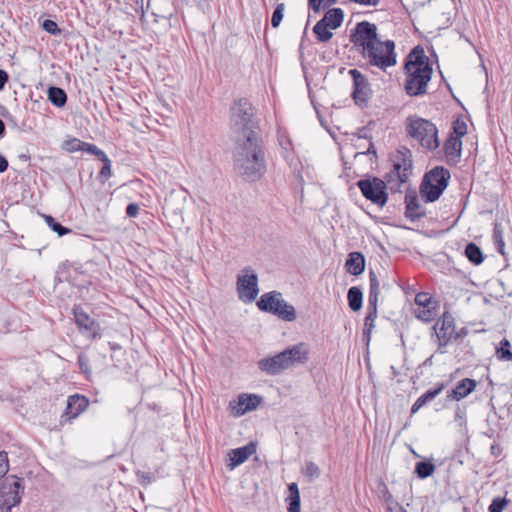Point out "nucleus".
Listing matches in <instances>:
<instances>
[{"label": "nucleus", "mask_w": 512, "mask_h": 512, "mask_svg": "<svg viewBox=\"0 0 512 512\" xmlns=\"http://www.w3.org/2000/svg\"><path fill=\"white\" fill-rule=\"evenodd\" d=\"M234 168L244 180L256 182L266 172V158L261 137L235 140Z\"/></svg>", "instance_id": "obj_1"}, {"label": "nucleus", "mask_w": 512, "mask_h": 512, "mask_svg": "<svg viewBox=\"0 0 512 512\" xmlns=\"http://www.w3.org/2000/svg\"><path fill=\"white\" fill-rule=\"evenodd\" d=\"M404 69L406 72L405 91L409 96L423 95L431 79L432 67L421 46L414 47L406 57Z\"/></svg>", "instance_id": "obj_2"}, {"label": "nucleus", "mask_w": 512, "mask_h": 512, "mask_svg": "<svg viewBox=\"0 0 512 512\" xmlns=\"http://www.w3.org/2000/svg\"><path fill=\"white\" fill-rule=\"evenodd\" d=\"M308 354L307 345L299 343L272 357L260 359L258 361V368L268 375H277L295 364L306 363L308 361Z\"/></svg>", "instance_id": "obj_3"}, {"label": "nucleus", "mask_w": 512, "mask_h": 512, "mask_svg": "<svg viewBox=\"0 0 512 512\" xmlns=\"http://www.w3.org/2000/svg\"><path fill=\"white\" fill-rule=\"evenodd\" d=\"M231 130L235 140L246 139V136L261 137L254 119V109L245 98L239 99L231 107Z\"/></svg>", "instance_id": "obj_4"}, {"label": "nucleus", "mask_w": 512, "mask_h": 512, "mask_svg": "<svg viewBox=\"0 0 512 512\" xmlns=\"http://www.w3.org/2000/svg\"><path fill=\"white\" fill-rule=\"evenodd\" d=\"M450 172L443 166H436L426 172L420 184V195L426 203L435 202L447 188Z\"/></svg>", "instance_id": "obj_5"}, {"label": "nucleus", "mask_w": 512, "mask_h": 512, "mask_svg": "<svg viewBox=\"0 0 512 512\" xmlns=\"http://www.w3.org/2000/svg\"><path fill=\"white\" fill-rule=\"evenodd\" d=\"M407 134L416 139L420 145L428 150H434L439 146L438 131L429 120L420 117H408Z\"/></svg>", "instance_id": "obj_6"}, {"label": "nucleus", "mask_w": 512, "mask_h": 512, "mask_svg": "<svg viewBox=\"0 0 512 512\" xmlns=\"http://www.w3.org/2000/svg\"><path fill=\"white\" fill-rule=\"evenodd\" d=\"M362 58L370 66H375L382 71L395 66L397 63V54L395 52V43L392 40H378L371 49V52L365 51L361 54Z\"/></svg>", "instance_id": "obj_7"}, {"label": "nucleus", "mask_w": 512, "mask_h": 512, "mask_svg": "<svg viewBox=\"0 0 512 512\" xmlns=\"http://www.w3.org/2000/svg\"><path fill=\"white\" fill-rule=\"evenodd\" d=\"M378 40L377 26L369 21L358 22L350 34V42L360 55L365 51L371 52Z\"/></svg>", "instance_id": "obj_8"}, {"label": "nucleus", "mask_w": 512, "mask_h": 512, "mask_svg": "<svg viewBox=\"0 0 512 512\" xmlns=\"http://www.w3.org/2000/svg\"><path fill=\"white\" fill-rule=\"evenodd\" d=\"M365 199L373 204L383 207L388 201L386 182L378 177H367L356 183Z\"/></svg>", "instance_id": "obj_9"}, {"label": "nucleus", "mask_w": 512, "mask_h": 512, "mask_svg": "<svg viewBox=\"0 0 512 512\" xmlns=\"http://www.w3.org/2000/svg\"><path fill=\"white\" fill-rule=\"evenodd\" d=\"M23 491L22 478L15 475L6 476L0 485V505L5 506L7 509L18 505Z\"/></svg>", "instance_id": "obj_10"}, {"label": "nucleus", "mask_w": 512, "mask_h": 512, "mask_svg": "<svg viewBox=\"0 0 512 512\" xmlns=\"http://www.w3.org/2000/svg\"><path fill=\"white\" fill-rule=\"evenodd\" d=\"M412 170V163L409 159L401 156L393 163V168L385 175L386 188L392 192L400 190L402 184L406 183Z\"/></svg>", "instance_id": "obj_11"}, {"label": "nucleus", "mask_w": 512, "mask_h": 512, "mask_svg": "<svg viewBox=\"0 0 512 512\" xmlns=\"http://www.w3.org/2000/svg\"><path fill=\"white\" fill-rule=\"evenodd\" d=\"M243 272L244 274L237 278V293L241 301L251 303L259 293L258 276L248 267Z\"/></svg>", "instance_id": "obj_12"}, {"label": "nucleus", "mask_w": 512, "mask_h": 512, "mask_svg": "<svg viewBox=\"0 0 512 512\" xmlns=\"http://www.w3.org/2000/svg\"><path fill=\"white\" fill-rule=\"evenodd\" d=\"M433 329L436 331L438 340V352L443 354L445 353L444 347L449 344L455 334V320L453 316L448 312H444Z\"/></svg>", "instance_id": "obj_13"}, {"label": "nucleus", "mask_w": 512, "mask_h": 512, "mask_svg": "<svg viewBox=\"0 0 512 512\" xmlns=\"http://www.w3.org/2000/svg\"><path fill=\"white\" fill-rule=\"evenodd\" d=\"M75 323L81 334L89 339L100 337V325L80 306L73 308Z\"/></svg>", "instance_id": "obj_14"}, {"label": "nucleus", "mask_w": 512, "mask_h": 512, "mask_svg": "<svg viewBox=\"0 0 512 512\" xmlns=\"http://www.w3.org/2000/svg\"><path fill=\"white\" fill-rule=\"evenodd\" d=\"M348 73L353 80L352 97L355 100V103H366L371 92L367 78L357 69H350Z\"/></svg>", "instance_id": "obj_15"}, {"label": "nucleus", "mask_w": 512, "mask_h": 512, "mask_svg": "<svg viewBox=\"0 0 512 512\" xmlns=\"http://www.w3.org/2000/svg\"><path fill=\"white\" fill-rule=\"evenodd\" d=\"M89 405V400L80 394H74L68 397L65 412L61 416V423L77 418L83 413Z\"/></svg>", "instance_id": "obj_16"}, {"label": "nucleus", "mask_w": 512, "mask_h": 512, "mask_svg": "<svg viewBox=\"0 0 512 512\" xmlns=\"http://www.w3.org/2000/svg\"><path fill=\"white\" fill-rule=\"evenodd\" d=\"M255 452L256 445L253 442H249L245 446L230 450L228 453L230 460L228 467L231 470L234 469L235 467L244 463Z\"/></svg>", "instance_id": "obj_17"}, {"label": "nucleus", "mask_w": 512, "mask_h": 512, "mask_svg": "<svg viewBox=\"0 0 512 512\" xmlns=\"http://www.w3.org/2000/svg\"><path fill=\"white\" fill-rule=\"evenodd\" d=\"M405 216L411 221H416L425 216V210L420 204L414 191L407 192L405 195Z\"/></svg>", "instance_id": "obj_18"}, {"label": "nucleus", "mask_w": 512, "mask_h": 512, "mask_svg": "<svg viewBox=\"0 0 512 512\" xmlns=\"http://www.w3.org/2000/svg\"><path fill=\"white\" fill-rule=\"evenodd\" d=\"M282 294L278 291H271L261 295L257 307L263 312L275 315L277 306L281 304Z\"/></svg>", "instance_id": "obj_19"}, {"label": "nucleus", "mask_w": 512, "mask_h": 512, "mask_svg": "<svg viewBox=\"0 0 512 512\" xmlns=\"http://www.w3.org/2000/svg\"><path fill=\"white\" fill-rule=\"evenodd\" d=\"M477 382L474 379L464 378L459 381L454 389L448 393L447 398L451 400L459 401L470 393H472L476 388Z\"/></svg>", "instance_id": "obj_20"}, {"label": "nucleus", "mask_w": 512, "mask_h": 512, "mask_svg": "<svg viewBox=\"0 0 512 512\" xmlns=\"http://www.w3.org/2000/svg\"><path fill=\"white\" fill-rule=\"evenodd\" d=\"M260 403L261 397L255 394H242L238 397L237 407H234L236 415H244L246 412L256 409Z\"/></svg>", "instance_id": "obj_21"}, {"label": "nucleus", "mask_w": 512, "mask_h": 512, "mask_svg": "<svg viewBox=\"0 0 512 512\" xmlns=\"http://www.w3.org/2000/svg\"><path fill=\"white\" fill-rule=\"evenodd\" d=\"M445 388V383L439 382L432 389H429L424 394H422L412 405L411 413L415 414L419 411L427 403L433 401Z\"/></svg>", "instance_id": "obj_22"}, {"label": "nucleus", "mask_w": 512, "mask_h": 512, "mask_svg": "<svg viewBox=\"0 0 512 512\" xmlns=\"http://www.w3.org/2000/svg\"><path fill=\"white\" fill-rule=\"evenodd\" d=\"M345 267L348 273L357 276L363 273L365 269V258L360 252H351L345 263Z\"/></svg>", "instance_id": "obj_23"}, {"label": "nucleus", "mask_w": 512, "mask_h": 512, "mask_svg": "<svg viewBox=\"0 0 512 512\" xmlns=\"http://www.w3.org/2000/svg\"><path fill=\"white\" fill-rule=\"evenodd\" d=\"M462 141L450 136L444 143V152L449 162H458L461 156Z\"/></svg>", "instance_id": "obj_24"}, {"label": "nucleus", "mask_w": 512, "mask_h": 512, "mask_svg": "<svg viewBox=\"0 0 512 512\" xmlns=\"http://www.w3.org/2000/svg\"><path fill=\"white\" fill-rule=\"evenodd\" d=\"M380 294V284L374 271L369 272V295H368V307L378 306V298Z\"/></svg>", "instance_id": "obj_25"}, {"label": "nucleus", "mask_w": 512, "mask_h": 512, "mask_svg": "<svg viewBox=\"0 0 512 512\" xmlns=\"http://www.w3.org/2000/svg\"><path fill=\"white\" fill-rule=\"evenodd\" d=\"M344 13L342 9L340 8H333L330 9L324 17L321 19V21H324V23L330 27V29H337L343 22Z\"/></svg>", "instance_id": "obj_26"}, {"label": "nucleus", "mask_w": 512, "mask_h": 512, "mask_svg": "<svg viewBox=\"0 0 512 512\" xmlns=\"http://www.w3.org/2000/svg\"><path fill=\"white\" fill-rule=\"evenodd\" d=\"M495 357L501 362H512V346L508 339L503 338L496 346Z\"/></svg>", "instance_id": "obj_27"}, {"label": "nucleus", "mask_w": 512, "mask_h": 512, "mask_svg": "<svg viewBox=\"0 0 512 512\" xmlns=\"http://www.w3.org/2000/svg\"><path fill=\"white\" fill-rule=\"evenodd\" d=\"M47 96L49 101L56 107H63L67 102V94L66 92L56 86H51L48 88Z\"/></svg>", "instance_id": "obj_28"}, {"label": "nucleus", "mask_w": 512, "mask_h": 512, "mask_svg": "<svg viewBox=\"0 0 512 512\" xmlns=\"http://www.w3.org/2000/svg\"><path fill=\"white\" fill-rule=\"evenodd\" d=\"M275 315L281 320L292 322L296 319L295 308L286 302L283 298L281 300V304L277 306V311Z\"/></svg>", "instance_id": "obj_29"}, {"label": "nucleus", "mask_w": 512, "mask_h": 512, "mask_svg": "<svg viewBox=\"0 0 512 512\" xmlns=\"http://www.w3.org/2000/svg\"><path fill=\"white\" fill-rule=\"evenodd\" d=\"M367 315L364 320V329H363V337L367 340V342L370 341L371 338V332L373 328L375 327V321L378 315L377 308L375 307H368L367 306Z\"/></svg>", "instance_id": "obj_30"}, {"label": "nucleus", "mask_w": 512, "mask_h": 512, "mask_svg": "<svg viewBox=\"0 0 512 512\" xmlns=\"http://www.w3.org/2000/svg\"><path fill=\"white\" fill-rule=\"evenodd\" d=\"M289 490V506L288 512H300V494L297 483L293 482L288 486Z\"/></svg>", "instance_id": "obj_31"}, {"label": "nucleus", "mask_w": 512, "mask_h": 512, "mask_svg": "<svg viewBox=\"0 0 512 512\" xmlns=\"http://www.w3.org/2000/svg\"><path fill=\"white\" fill-rule=\"evenodd\" d=\"M348 298V304L352 311H358L362 307V301H363V294L360 288L358 287H351L348 290L347 294Z\"/></svg>", "instance_id": "obj_32"}, {"label": "nucleus", "mask_w": 512, "mask_h": 512, "mask_svg": "<svg viewBox=\"0 0 512 512\" xmlns=\"http://www.w3.org/2000/svg\"><path fill=\"white\" fill-rule=\"evenodd\" d=\"M465 255L468 260L474 265H479L483 262V254L479 246L475 243H468L465 248Z\"/></svg>", "instance_id": "obj_33"}, {"label": "nucleus", "mask_w": 512, "mask_h": 512, "mask_svg": "<svg viewBox=\"0 0 512 512\" xmlns=\"http://www.w3.org/2000/svg\"><path fill=\"white\" fill-rule=\"evenodd\" d=\"M329 26H327L324 21L319 20L315 26L313 27V32L316 35V38L320 42H327L333 36L332 32L329 31Z\"/></svg>", "instance_id": "obj_34"}, {"label": "nucleus", "mask_w": 512, "mask_h": 512, "mask_svg": "<svg viewBox=\"0 0 512 512\" xmlns=\"http://www.w3.org/2000/svg\"><path fill=\"white\" fill-rule=\"evenodd\" d=\"M435 471V465L431 461H420L415 465V473L420 479H426Z\"/></svg>", "instance_id": "obj_35"}, {"label": "nucleus", "mask_w": 512, "mask_h": 512, "mask_svg": "<svg viewBox=\"0 0 512 512\" xmlns=\"http://www.w3.org/2000/svg\"><path fill=\"white\" fill-rule=\"evenodd\" d=\"M415 316L422 320L423 322H430L432 321L435 316H436V312H435V307L434 306H430V307H418L415 311Z\"/></svg>", "instance_id": "obj_36"}, {"label": "nucleus", "mask_w": 512, "mask_h": 512, "mask_svg": "<svg viewBox=\"0 0 512 512\" xmlns=\"http://www.w3.org/2000/svg\"><path fill=\"white\" fill-rule=\"evenodd\" d=\"M493 241L496 246V249L499 253L504 255V238H503V229L500 224L495 223L493 228Z\"/></svg>", "instance_id": "obj_37"}, {"label": "nucleus", "mask_w": 512, "mask_h": 512, "mask_svg": "<svg viewBox=\"0 0 512 512\" xmlns=\"http://www.w3.org/2000/svg\"><path fill=\"white\" fill-rule=\"evenodd\" d=\"M45 221L47 225L56 232L59 236H64L71 232L70 229L62 226L60 223H58L52 216L45 215Z\"/></svg>", "instance_id": "obj_38"}, {"label": "nucleus", "mask_w": 512, "mask_h": 512, "mask_svg": "<svg viewBox=\"0 0 512 512\" xmlns=\"http://www.w3.org/2000/svg\"><path fill=\"white\" fill-rule=\"evenodd\" d=\"M304 474L312 481L320 476V469L317 464L309 461L305 464Z\"/></svg>", "instance_id": "obj_39"}, {"label": "nucleus", "mask_w": 512, "mask_h": 512, "mask_svg": "<svg viewBox=\"0 0 512 512\" xmlns=\"http://www.w3.org/2000/svg\"><path fill=\"white\" fill-rule=\"evenodd\" d=\"M284 9H285V5L284 3H279L273 14H272V18H271V25L272 27L276 28L280 25L282 19H283V13H284Z\"/></svg>", "instance_id": "obj_40"}, {"label": "nucleus", "mask_w": 512, "mask_h": 512, "mask_svg": "<svg viewBox=\"0 0 512 512\" xmlns=\"http://www.w3.org/2000/svg\"><path fill=\"white\" fill-rule=\"evenodd\" d=\"M78 365L81 372L84 373L87 377L92 374L89 358L84 353H80L78 355Z\"/></svg>", "instance_id": "obj_41"}, {"label": "nucleus", "mask_w": 512, "mask_h": 512, "mask_svg": "<svg viewBox=\"0 0 512 512\" xmlns=\"http://www.w3.org/2000/svg\"><path fill=\"white\" fill-rule=\"evenodd\" d=\"M508 501L506 498L497 497L494 498L488 507L489 512H502L507 506Z\"/></svg>", "instance_id": "obj_42"}, {"label": "nucleus", "mask_w": 512, "mask_h": 512, "mask_svg": "<svg viewBox=\"0 0 512 512\" xmlns=\"http://www.w3.org/2000/svg\"><path fill=\"white\" fill-rule=\"evenodd\" d=\"M414 301L418 307L432 306V298L428 293L425 292H420L416 294Z\"/></svg>", "instance_id": "obj_43"}, {"label": "nucleus", "mask_w": 512, "mask_h": 512, "mask_svg": "<svg viewBox=\"0 0 512 512\" xmlns=\"http://www.w3.org/2000/svg\"><path fill=\"white\" fill-rule=\"evenodd\" d=\"M82 151L95 155L99 158V160L106 156V153L103 150L99 149L96 145L91 143L83 142Z\"/></svg>", "instance_id": "obj_44"}, {"label": "nucleus", "mask_w": 512, "mask_h": 512, "mask_svg": "<svg viewBox=\"0 0 512 512\" xmlns=\"http://www.w3.org/2000/svg\"><path fill=\"white\" fill-rule=\"evenodd\" d=\"M453 132L455 134L454 137H463L467 133V124L460 119H457L453 122Z\"/></svg>", "instance_id": "obj_45"}, {"label": "nucleus", "mask_w": 512, "mask_h": 512, "mask_svg": "<svg viewBox=\"0 0 512 512\" xmlns=\"http://www.w3.org/2000/svg\"><path fill=\"white\" fill-rule=\"evenodd\" d=\"M278 142L285 154L292 151V149H293L292 141L286 134L279 133L278 134ZM285 157H287V155H285Z\"/></svg>", "instance_id": "obj_46"}, {"label": "nucleus", "mask_w": 512, "mask_h": 512, "mask_svg": "<svg viewBox=\"0 0 512 512\" xmlns=\"http://www.w3.org/2000/svg\"><path fill=\"white\" fill-rule=\"evenodd\" d=\"M64 148L68 152L82 151L83 141L73 138L64 142Z\"/></svg>", "instance_id": "obj_47"}, {"label": "nucleus", "mask_w": 512, "mask_h": 512, "mask_svg": "<svg viewBox=\"0 0 512 512\" xmlns=\"http://www.w3.org/2000/svg\"><path fill=\"white\" fill-rule=\"evenodd\" d=\"M100 161L103 163V166L99 172V176L105 180H107L111 176V161L106 155Z\"/></svg>", "instance_id": "obj_48"}, {"label": "nucleus", "mask_w": 512, "mask_h": 512, "mask_svg": "<svg viewBox=\"0 0 512 512\" xmlns=\"http://www.w3.org/2000/svg\"><path fill=\"white\" fill-rule=\"evenodd\" d=\"M42 27L46 32L52 35H58L61 33V29L58 27V24L50 19L44 20Z\"/></svg>", "instance_id": "obj_49"}, {"label": "nucleus", "mask_w": 512, "mask_h": 512, "mask_svg": "<svg viewBox=\"0 0 512 512\" xmlns=\"http://www.w3.org/2000/svg\"><path fill=\"white\" fill-rule=\"evenodd\" d=\"M9 471L8 454L5 451L0 452V479L5 477Z\"/></svg>", "instance_id": "obj_50"}, {"label": "nucleus", "mask_w": 512, "mask_h": 512, "mask_svg": "<svg viewBox=\"0 0 512 512\" xmlns=\"http://www.w3.org/2000/svg\"><path fill=\"white\" fill-rule=\"evenodd\" d=\"M136 475H137V478H138V481L141 485H148L152 482V476L150 475V473H147V472H144V471H140L138 470L136 472Z\"/></svg>", "instance_id": "obj_51"}, {"label": "nucleus", "mask_w": 512, "mask_h": 512, "mask_svg": "<svg viewBox=\"0 0 512 512\" xmlns=\"http://www.w3.org/2000/svg\"><path fill=\"white\" fill-rule=\"evenodd\" d=\"M384 499L390 511H392L394 508L399 510V507H401L396 501H394L393 496L388 491L385 492Z\"/></svg>", "instance_id": "obj_52"}, {"label": "nucleus", "mask_w": 512, "mask_h": 512, "mask_svg": "<svg viewBox=\"0 0 512 512\" xmlns=\"http://www.w3.org/2000/svg\"><path fill=\"white\" fill-rule=\"evenodd\" d=\"M140 207L136 203H130L126 207V215L128 217L134 218L139 214Z\"/></svg>", "instance_id": "obj_53"}, {"label": "nucleus", "mask_w": 512, "mask_h": 512, "mask_svg": "<svg viewBox=\"0 0 512 512\" xmlns=\"http://www.w3.org/2000/svg\"><path fill=\"white\" fill-rule=\"evenodd\" d=\"M324 0H309V6L315 12H319ZM329 4L335 3L337 0H327Z\"/></svg>", "instance_id": "obj_54"}, {"label": "nucleus", "mask_w": 512, "mask_h": 512, "mask_svg": "<svg viewBox=\"0 0 512 512\" xmlns=\"http://www.w3.org/2000/svg\"><path fill=\"white\" fill-rule=\"evenodd\" d=\"M8 74L6 71L0 69V91L4 89L6 83L8 82Z\"/></svg>", "instance_id": "obj_55"}, {"label": "nucleus", "mask_w": 512, "mask_h": 512, "mask_svg": "<svg viewBox=\"0 0 512 512\" xmlns=\"http://www.w3.org/2000/svg\"><path fill=\"white\" fill-rule=\"evenodd\" d=\"M7 168H8L7 159L3 155H0V173L5 172L7 170Z\"/></svg>", "instance_id": "obj_56"}, {"label": "nucleus", "mask_w": 512, "mask_h": 512, "mask_svg": "<svg viewBox=\"0 0 512 512\" xmlns=\"http://www.w3.org/2000/svg\"><path fill=\"white\" fill-rule=\"evenodd\" d=\"M464 416V411L459 407L455 411V420L462 419Z\"/></svg>", "instance_id": "obj_57"}, {"label": "nucleus", "mask_w": 512, "mask_h": 512, "mask_svg": "<svg viewBox=\"0 0 512 512\" xmlns=\"http://www.w3.org/2000/svg\"><path fill=\"white\" fill-rule=\"evenodd\" d=\"M370 153H373V154H375V153H376V152H375V150H374V145H373V143H372V142H370V144H369V148L367 149V151H366V152H363V154H370Z\"/></svg>", "instance_id": "obj_58"}, {"label": "nucleus", "mask_w": 512, "mask_h": 512, "mask_svg": "<svg viewBox=\"0 0 512 512\" xmlns=\"http://www.w3.org/2000/svg\"><path fill=\"white\" fill-rule=\"evenodd\" d=\"M5 134V124L4 122L0 119V137H3Z\"/></svg>", "instance_id": "obj_59"}, {"label": "nucleus", "mask_w": 512, "mask_h": 512, "mask_svg": "<svg viewBox=\"0 0 512 512\" xmlns=\"http://www.w3.org/2000/svg\"><path fill=\"white\" fill-rule=\"evenodd\" d=\"M465 334H466V330L463 328V329H461V331L459 333H455L453 338L457 339L458 337L465 335Z\"/></svg>", "instance_id": "obj_60"}, {"label": "nucleus", "mask_w": 512, "mask_h": 512, "mask_svg": "<svg viewBox=\"0 0 512 512\" xmlns=\"http://www.w3.org/2000/svg\"><path fill=\"white\" fill-rule=\"evenodd\" d=\"M398 512H407L403 507H399Z\"/></svg>", "instance_id": "obj_61"}]
</instances>
